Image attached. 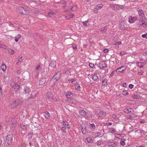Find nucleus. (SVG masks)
I'll return each instance as SVG.
<instances>
[{
    "mask_svg": "<svg viewBox=\"0 0 147 147\" xmlns=\"http://www.w3.org/2000/svg\"><path fill=\"white\" fill-rule=\"evenodd\" d=\"M17 12L23 15H28L29 13V11L27 8L22 7H19Z\"/></svg>",
    "mask_w": 147,
    "mask_h": 147,
    "instance_id": "obj_1",
    "label": "nucleus"
},
{
    "mask_svg": "<svg viewBox=\"0 0 147 147\" xmlns=\"http://www.w3.org/2000/svg\"><path fill=\"white\" fill-rule=\"evenodd\" d=\"M13 137V135L12 132H9L8 133L6 138V142L9 145L12 144Z\"/></svg>",
    "mask_w": 147,
    "mask_h": 147,
    "instance_id": "obj_2",
    "label": "nucleus"
},
{
    "mask_svg": "<svg viewBox=\"0 0 147 147\" xmlns=\"http://www.w3.org/2000/svg\"><path fill=\"white\" fill-rule=\"evenodd\" d=\"M61 72L60 71H58L53 76V78L51 80V82H53V83L55 84V82L59 80L61 77Z\"/></svg>",
    "mask_w": 147,
    "mask_h": 147,
    "instance_id": "obj_3",
    "label": "nucleus"
},
{
    "mask_svg": "<svg viewBox=\"0 0 147 147\" xmlns=\"http://www.w3.org/2000/svg\"><path fill=\"white\" fill-rule=\"evenodd\" d=\"M110 7L111 8L115 9H122L124 8V7L123 5L115 4H110Z\"/></svg>",
    "mask_w": 147,
    "mask_h": 147,
    "instance_id": "obj_4",
    "label": "nucleus"
},
{
    "mask_svg": "<svg viewBox=\"0 0 147 147\" xmlns=\"http://www.w3.org/2000/svg\"><path fill=\"white\" fill-rule=\"evenodd\" d=\"M126 68L127 67L126 66H122L117 69L115 70V72L118 74L119 73V72L123 73Z\"/></svg>",
    "mask_w": 147,
    "mask_h": 147,
    "instance_id": "obj_5",
    "label": "nucleus"
},
{
    "mask_svg": "<svg viewBox=\"0 0 147 147\" xmlns=\"http://www.w3.org/2000/svg\"><path fill=\"white\" fill-rule=\"evenodd\" d=\"M37 94V92L36 91H33L32 92V93H30L29 94L27 95V98H35L36 96V94Z\"/></svg>",
    "mask_w": 147,
    "mask_h": 147,
    "instance_id": "obj_6",
    "label": "nucleus"
},
{
    "mask_svg": "<svg viewBox=\"0 0 147 147\" xmlns=\"http://www.w3.org/2000/svg\"><path fill=\"white\" fill-rule=\"evenodd\" d=\"M119 28L121 30H123L125 29L126 25L124 21L121 20L119 23Z\"/></svg>",
    "mask_w": 147,
    "mask_h": 147,
    "instance_id": "obj_7",
    "label": "nucleus"
},
{
    "mask_svg": "<svg viewBox=\"0 0 147 147\" xmlns=\"http://www.w3.org/2000/svg\"><path fill=\"white\" fill-rule=\"evenodd\" d=\"M138 13L140 16V18L142 19V20H145V19H146L144 16V15L143 13V12L142 9H139L138 10Z\"/></svg>",
    "mask_w": 147,
    "mask_h": 147,
    "instance_id": "obj_8",
    "label": "nucleus"
},
{
    "mask_svg": "<svg viewBox=\"0 0 147 147\" xmlns=\"http://www.w3.org/2000/svg\"><path fill=\"white\" fill-rule=\"evenodd\" d=\"M23 103V102L22 100H17L14 101L12 105L16 107L18 105L22 104Z\"/></svg>",
    "mask_w": 147,
    "mask_h": 147,
    "instance_id": "obj_9",
    "label": "nucleus"
},
{
    "mask_svg": "<svg viewBox=\"0 0 147 147\" xmlns=\"http://www.w3.org/2000/svg\"><path fill=\"white\" fill-rule=\"evenodd\" d=\"M99 66L101 68H106L107 67V64L104 61H102L100 62L99 64Z\"/></svg>",
    "mask_w": 147,
    "mask_h": 147,
    "instance_id": "obj_10",
    "label": "nucleus"
},
{
    "mask_svg": "<svg viewBox=\"0 0 147 147\" xmlns=\"http://www.w3.org/2000/svg\"><path fill=\"white\" fill-rule=\"evenodd\" d=\"M137 17H130L129 18V22L130 23H133L137 20Z\"/></svg>",
    "mask_w": 147,
    "mask_h": 147,
    "instance_id": "obj_11",
    "label": "nucleus"
},
{
    "mask_svg": "<svg viewBox=\"0 0 147 147\" xmlns=\"http://www.w3.org/2000/svg\"><path fill=\"white\" fill-rule=\"evenodd\" d=\"M24 91L25 92V95L27 96V95H28V94H29L31 92L30 91L29 88H28L26 87H24Z\"/></svg>",
    "mask_w": 147,
    "mask_h": 147,
    "instance_id": "obj_12",
    "label": "nucleus"
},
{
    "mask_svg": "<svg viewBox=\"0 0 147 147\" xmlns=\"http://www.w3.org/2000/svg\"><path fill=\"white\" fill-rule=\"evenodd\" d=\"M67 98H70L73 96V94L71 92H67L65 94Z\"/></svg>",
    "mask_w": 147,
    "mask_h": 147,
    "instance_id": "obj_13",
    "label": "nucleus"
},
{
    "mask_svg": "<svg viewBox=\"0 0 147 147\" xmlns=\"http://www.w3.org/2000/svg\"><path fill=\"white\" fill-rule=\"evenodd\" d=\"M130 110H132V109L131 108H125L123 110V112L124 113L126 114H128L132 113V112L131 111H130Z\"/></svg>",
    "mask_w": 147,
    "mask_h": 147,
    "instance_id": "obj_14",
    "label": "nucleus"
},
{
    "mask_svg": "<svg viewBox=\"0 0 147 147\" xmlns=\"http://www.w3.org/2000/svg\"><path fill=\"white\" fill-rule=\"evenodd\" d=\"M86 127L84 125H82V132L83 134H85L86 133Z\"/></svg>",
    "mask_w": 147,
    "mask_h": 147,
    "instance_id": "obj_15",
    "label": "nucleus"
},
{
    "mask_svg": "<svg viewBox=\"0 0 147 147\" xmlns=\"http://www.w3.org/2000/svg\"><path fill=\"white\" fill-rule=\"evenodd\" d=\"M46 82V79L45 78H42L40 79L39 81V85H42L44 84Z\"/></svg>",
    "mask_w": 147,
    "mask_h": 147,
    "instance_id": "obj_16",
    "label": "nucleus"
},
{
    "mask_svg": "<svg viewBox=\"0 0 147 147\" xmlns=\"http://www.w3.org/2000/svg\"><path fill=\"white\" fill-rule=\"evenodd\" d=\"M90 78H91L94 80H96L98 78V77L96 75L94 74V75H91Z\"/></svg>",
    "mask_w": 147,
    "mask_h": 147,
    "instance_id": "obj_17",
    "label": "nucleus"
},
{
    "mask_svg": "<svg viewBox=\"0 0 147 147\" xmlns=\"http://www.w3.org/2000/svg\"><path fill=\"white\" fill-rule=\"evenodd\" d=\"M47 98L51 100L52 99V97L53 96L52 95V93L51 92H48L47 93Z\"/></svg>",
    "mask_w": 147,
    "mask_h": 147,
    "instance_id": "obj_18",
    "label": "nucleus"
},
{
    "mask_svg": "<svg viewBox=\"0 0 147 147\" xmlns=\"http://www.w3.org/2000/svg\"><path fill=\"white\" fill-rule=\"evenodd\" d=\"M44 116L45 117V118L49 119L50 115L49 113L47 111L44 113L43 114Z\"/></svg>",
    "mask_w": 147,
    "mask_h": 147,
    "instance_id": "obj_19",
    "label": "nucleus"
},
{
    "mask_svg": "<svg viewBox=\"0 0 147 147\" xmlns=\"http://www.w3.org/2000/svg\"><path fill=\"white\" fill-rule=\"evenodd\" d=\"M56 63L55 61H52L50 64V66L53 68H55L56 66Z\"/></svg>",
    "mask_w": 147,
    "mask_h": 147,
    "instance_id": "obj_20",
    "label": "nucleus"
},
{
    "mask_svg": "<svg viewBox=\"0 0 147 147\" xmlns=\"http://www.w3.org/2000/svg\"><path fill=\"white\" fill-rule=\"evenodd\" d=\"M137 64V66L140 68H142L144 67L143 63L142 62H137L136 63Z\"/></svg>",
    "mask_w": 147,
    "mask_h": 147,
    "instance_id": "obj_21",
    "label": "nucleus"
},
{
    "mask_svg": "<svg viewBox=\"0 0 147 147\" xmlns=\"http://www.w3.org/2000/svg\"><path fill=\"white\" fill-rule=\"evenodd\" d=\"M98 116L100 117H102L105 116V113L102 111H100L98 113Z\"/></svg>",
    "mask_w": 147,
    "mask_h": 147,
    "instance_id": "obj_22",
    "label": "nucleus"
},
{
    "mask_svg": "<svg viewBox=\"0 0 147 147\" xmlns=\"http://www.w3.org/2000/svg\"><path fill=\"white\" fill-rule=\"evenodd\" d=\"M62 123L64 127H65L68 128H69V127H67L69 125L68 123L66 121H62Z\"/></svg>",
    "mask_w": 147,
    "mask_h": 147,
    "instance_id": "obj_23",
    "label": "nucleus"
},
{
    "mask_svg": "<svg viewBox=\"0 0 147 147\" xmlns=\"http://www.w3.org/2000/svg\"><path fill=\"white\" fill-rule=\"evenodd\" d=\"M68 81L69 82L72 83L73 84H75L76 83H77V81L75 79H69L68 80Z\"/></svg>",
    "mask_w": 147,
    "mask_h": 147,
    "instance_id": "obj_24",
    "label": "nucleus"
},
{
    "mask_svg": "<svg viewBox=\"0 0 147 147\" xmlns=\"http://www.w3.org/2000/svg\"><path fill=\"white\" fill-rule=\"evenodd\" d=\"M20 128L24 130H26L27 128V126L26 125L22 124L20 125Z\"/></svg>",
    "mask_w": 147,
    "mask_h": 147,
    "instance_id": "obj_25",
    "label": "nucleus"
},
{
    "mask_svg": "<svg viewBox=\"0 0 147 147\" xmlns=\"http://www.w3.org/2000/svg\"><path fill=\"white\" fill-rule=\"evenodd\" d=\"M1 68L2 70L3 71H5L6 69V65L4 63H3L1 66Z\"/></svg>",
    "mask_w": 147,
    "mask_h": 147,
    "instance_id": "obj_26",
    "label": "nucleus"
},
{
    "mask_svg": "<svg viewBox=\"0 0 147 147\" xmlns=\"http://www.w3.org/2000/svg\"><path fill=\"white\" fill-rule=\"evenodd\" d=\"M55 12L53 11H51L48 13L49 17H51L53 15L55 14Z\"/></svg>",
    "mask_w": 147,
    "mask_h": 147,
    "instance_id": "obj_27",
    "label": "nucleus"
},
{
    "mask_svg": "<svg viewBox=\"0 0 147 147\" xmlns=\"http://www.w3.org/2000/svg\"><path fill=\"white\" fill-rule=\"evenodd\" d=\"M116 131V130L113 128H111L109 129V132L111 133H114Z\"/></svg>",
    "mask_w": 147,
    "mask_h": 147,
    "instance_id": "obj_28",
    "label": "nucleus"
},
{
    "mask_svg": "<svg viewBox=\"0 0 147 147\" xmlns=\"http://www.w3.org/2000/svg\"><path fill=\"white\" fill-rule=\"evenodd\" d=\"M74 85L75 89L76 90H78L80 89V86L78 84L76 83Z\"/></svg>",
    "mask_w": 147,
    "mask_h": 147,
    "instance_id": "obj_29",
    "label": "nucleus"
},
{
    "mask_svg": "<svg viewBox=\"0 0 147 147\" xmlns=\"http://www.w3.org/2000/svg\"><path fill=\"white\" fill-rule=\"evenodd\" d=\"M107 26H105L102 28L100 29V31L102 32H104L107 30Z\"/></svg>",
    "mask_w": 147,
    "mask_h": 147,
    "instance_id": "obj_30",
    "label": "nucleus"
},
{
    "mask_svg": "<svg viewBox=\"0 0 147 147\" xmlns=\"http://www.w3.org/2000/svg\"><path fill=\"white\" fill-rule=\"evenodd\" d=\"M22 57H20L19 58H18L17 59H18V61L16 63V64L18 65L19 63H20L22 61Z\"/></svg>",
    "mask_w": 147,
    "mask_h": 147,
    "instance_id": "obj_31",
    "label": "nucleus"
},
{
    "mask_svg": "<svg viewBox=\"0 0 147 147\" xmlns=\"http://www.w3.org/2000/svg\"><path fill=\"white\" fill-rule=\"evenodd\" d=\"M86 112L84 110H82L80 112V114L81 115H82L85 116Z\"/></svg>",
    "mask_w": 147,
    "mask_h": 147,
    "instance_id": "obj_32",
    "label": "nucleus"
},
{
    "mask_svg": "<svg viewBox=\"0 0 147 147\" xmlns=\"http://www.w3.org/2000/svg\"><path fill=\"white\" fill-rule=\"evenodd\" d=\"M89 127L90 128V129L92 130H93L95 128V125L94 124V123L90 124Z\"/></svg>",
    "mask_w": 147,
    "mask_h": 147,
    "instance_id": "obj_33",
    "label": "nucleus"
},
{
    "mask_svg": "<svg viewBox=\"0 0 147 147\" xmlns=\"http://www.w3.org/2000/svg\"><path fill=\"white\" fill-rule=\"evenodd\" d=\"M140 25H142L144 27H146L147 26V23L146 22H144V23L142 22H140L139 23Z\"/></svg>",
    "mask_w": 147,
    "mask_h": 147,
    "instance_id": "obj_34",
    "label": "nucleus"
},
{
    "mask_svg": "<svg viewBox=\"0 0 147 147\" xmlns=\"http://www.w3.org/2000/svg\"><path fill=\"white\" fill-rule=\"evenodd\" d=\"M128 116V118L130 119H133L136 117V116H135L134 115H129Z\"/></svg>",
    "mask_w": 147,
    "mask_h": 147,
    "instance_id": "obj_35",
    "label": "nucleus"
},
{
    "mask_svg": "<svg viewBox=\"0 0 147 147\" xmlns=\"http://www.w3.org/2000/svg\"><path fill=\"white\" fill-rule=\"evenodd\" d=\"M116 143L113 142H109L108 143V144L109 146H114L116 144Z\"/></svg>",
    "mask_w": 147,
    "mask_h": 147,
    "instance_id": "obj_36",
    "label": "nucleus"
},
{
    "mask_svg": "<svg viewBox=\"0 0 147 147\" xmlns=\"http://www.w3.org/2000/svg\"><path fill=\"white\" fill-rule=\"evenodd\" d=\"M107 80L106 79H104L102 81V84L103 85H107Z\"/></svg>",
    "mask_w": 147,
    "mask_h": 147,
    "instance_id": "obj_37",
    "label": "nucleus"
},
{
    "mask_svg": "<svg viewBox=\"0 0 147 147\" xmlns=\"http://www.w3.org/2000/svg\"><path fill=\"white\" fill-rule=\"evenodd\" d=\"M87 141L88 143H92L93 142L91 138L90 137L87 138Z\"/></svg>",
    "mask_w": 147,
    "mask_h": 147,
    "instance_id": "obj_38",
    "label": "nucleus"
},
{
    "mask_svg": "<svg viewBox=\"0 0 147 147\" xmlns=\"http://www.w3.org/2000/svg\"><path fill=\"white\" fill-rule=\"evenodd\" d=\"M138 131H139L140 132V133L142 134H144L145 132V131L144 130H142V129H138L137 130L135 131V132H138Z\"/></svg>",
    "mask_w": 147,
    "mask_h": 147,
    "instance_id": "obj_39",
    "label": "nucleus"
},
{
    "mask_svg": "<svg viewBox=\"0 0 147 147\" xmlns=\"http://www.w3.org/2000/svg\"><path fill=\"white\" fill-rule=\"evenodd\" d=\"M125 139H122L120 141V144L122 146H124L125 145Z\"/></svg>",
    "mask_w": 147,
    "mask_h": 147,
    "instance_id": "obj_40",
    "label": "nucleus"
},
{
    "mask_svg": "<svg viewBox=\"0 0 147 147\" xmlns=\"http://www.w3.org/2000/svg\"><path fill=\"white\" fill-rule=\"evenodd\" d=\"M20 86L18 85V84H15L14 85H13L12 86V87L14 89H18L19 88Z\"/></svg>",
    "mask_w": 147,
    "mask_h": 147,
    "instance_id": "obj_41",
    "label": "nucleus"
},
{
    "mask_svg": "<svg viewBox=\"0 0 147 147\" xmlns=\"http://www.w3.org/2000/svg\"><path fill=\"white\" fill-rule=\"evenodd\" d=\"M122 94L124 95H126L128 94V93L126 90L123 91L122 92Z\"/></svg>",
    "mask_w": 147,
    "mask_h": 147,
    "instance_id": "obj_42",
    "label": "nucleus"
},
{
    "mask_svg": "<svg viewBox=\"0 0 147 147\" xmlns=\"http://www.w3.org/2000/svg\"><path fill=\"white\" fill-rule=\"evenodd\" d=\"M66 127H65L62 126L61 128V131L63 132H66Z\"/></svg>",
    "mask_w": 147,
    "mask_h": 147,
    "instance_id": "obj_43",
    "label": "nucleus"
},
{
    "mask_svg": "<svg viewBox=\"0 0 147 147\" xmlns=\"http://www.w3.org/2000/svg\"><path fill=\"white\" fill-rule=\"evenodd\" d=\"M9 52L11 55H13L14 53V50H12L11 49H9L8 50Z\"/></svg>",
    "mask_w": 147,
    "mask_h": 147,
    "instance_id": "obj_44",
    "label": "nucleus"
},
{
    "mask_svg": "<svg viewBox=\"0 0 147 147\" xmlns=\"http://www.w3.org/2000/svg\"><path fill=\"white\" fill-rule=\"evenodd\" d=\"M116 137L119 139H121L122 136L120 134H117L116 135Z\"/></svg>",
    "mask_w": 147,
    "mask_h": 147,
    "instance_id": "obj_45",
    "label": "nucleus"
},
{
    "mask_svg": "<svg viewBox=\"0 0 147 147\" xmlns=\"http://www.w3.org/2000/svg\"><path fill=\"white\" fill-rule=\"evenodd\" d=\"M88 22H89L88 20L85 22H83L82 24H83V25H84L85 26H86L87 25V24Z\"/></svg>",
    "mask_w": 147,
    "mask_h": 147,
    "instance_id": "obj_46",
    "label": "nucleus"
},
{
    "mask_svg": "<svg viewBox=\"0 0 147 147\" xmlns=\"http://www.w3.org/2000/svg\"><path fill=\"white\" fill-rule=\"evenodd\" d=\"M133 97L136 99H138L140 97V96L138 95H133Z\"/></svg>",
    "mask_w": 147,
    "mask_h": 147,
    "instance_id": "obj_47",
    "label": "nucleus"
},
{
    "mask_svg": "<svg viewBox=\"0 0 147 147\" xmlns=\"http://www.w3.org/2000/svg\"><path fill=\"white\" fill-rule=\"evenodd\" d=\"M101 134L100 132H97L95 134V137H98L100 136Z\"/></svg>",
    "mask_w": 147,
    "mask_h": 147,
    "instance_id": "obj_48",
    "label": "nucleus"
},
{
    "mask_svg": "<svg viewBox=\"0 0 147 147\" xmlns=\"http://www.w3.org/2000/svg\"><path fill=\"white\" fill-rule=\"evenodd\" d=\"M40 65H37L35 69L36 70H39L40 69Z\"/></svg>",
    "mask_w": 147,
    "mask_h": 147,
    "instance_id": "obj_49",
    "label": "nucleus"
},
{
    "mask_svg": "<svg viewBox=\"0 0 147 147\" xmlns=\"http://www.w3.org/2000/svg\"><path fill=\"white\" fill-rule=\"evenodd\" d=\"M102 4H99L97 5V7L96 8L97 9H98V8L99 9L100 8H101L102 7Z\"/></svg>",
    "mask_w": 147,
    "mask_h": 147,
    "instance_id": "obj_50",
    "label": "nucleus"
},
{
    "mask_svg": "<svg viewBox=\"0 0 147 147\" xmlns=\"http://www.w3.org/2000/svg\"><path fill=\"white\" fill-rule=\"evenodd\" d=\"M120 54L121 56H123L126 54V52L124 51H121L120 53Z\"/></svg>",
    "mask_w": 147,
    "mask_h": 147,
    "instance_id": "obj_51",
    "label": "nucleus"
},
{
    "mask_svg": "<svg viewBox=\"0 0 147 147\" xmlns=\"http://www.w3.org/2000/svg\"><path fill=\"white\" fill-rule=\"evenodd\" d=\"M51 100H53L55 101H57V99L55 97H54V96H53L52 97V99H51Z\"/></svg>",
    "mask_w": 147,
    "mask_h": 147,
    "instance_id": "obj_52",
    "label": "nucleus"
},
{
    "mask_svg": "<svg viewBox=\"0 0 147 147\" xmlns=\"http://www.w3.org/2000/svg\"><path fill=\"white\" fill-rule=\"evenodd\" d=\"M142 37L143 38H146L147 39V34H142Z\"/></svg>",
    "mask_w": 147,
    "mask_h": 147,
    "instance_id": "obj_53",
    "label": "nucleus"
},
{
    "mask_svg": "<svg viewBox=\"0 0 147 147\" xmlns=\"http://www.w3.org/2000/svg\"><path fill=\"white\" fill-rule=\"evenodd\" d=\"M76 9V6H74L73 7H71V9L72 11H74Z\"/></svg>",
    "mask_w": 147,
    "mask_h": 147,
    "instance_id": "obj_54",
    "label": "nucleus"
},
{
    "mask_svg": "<svg viewBox=\"0 0 147 147\" xmlns=\"http://www.w3.org/2000/svg\"><path fill=\"white\" fill-rule=\"evenodd\" d=\"M89 66L91 68H93L94 66V64L92 63H89Z\"/></svg>",
    "mask_w": 147,
    "mask_h": 147,
    "instance_id": "obj_55",
    "label": "nucleus"
},
{
    "mask_svg": "<svg viewBox=\"0 0 147 147\" xmlns=\"http://www.w3.org/2000/svg\"><path fill=\"white\" fill-rule=\"evenodd\" d=\"M109 51V50L107 49H105L103 50V51L105 53H106Z\"/></svg>",
    "mask_w": 147,
    "mask_h": 147,
    "instance_id": "obj_56",
    "label": "nucleus"
},
{
    "mask_svg": "<svg viewBox=\"0 0 147 147\" xmlns=\"http://www.w3.org/2000/svg\"><path fill=\"white\" fill-rule=\"evenodd\" d=\"M121 44V42L120 41L117 42L115 43L114 44L115 45H119Z\"/></svg>",
    "mask_w": 147,
    "mask_h": 147,
    "instance_id": "obj_57",
    "label": "nucleus"
},
{
    "mask_svg": "<svg viewBox=\"0 0 147 147\" xmlns=\"http://www.w3.org/2000/svg\"><path fill=\"white\" fill-rule=\"evenodd\" d=\"M115 72V70H114L112 72L111 74H110V76L111 77H112L113 76Z\"/></svg>",
    "mask_w": 147,
    "mask_h": 147,
    "instance_id": "obj_58",
    "label": "nucleus"
},
{
    "mask_svg": "<svg viewBox=\"0 0 147 147\" xmlns=\"http://www.w3.org/2000/svg\"><path fill=\"white\" fill-rule=\"evenodd\" d=\"M69 16V18H72L74 16V15L72 13H70Z\"/></svg>",
    "mask_w": 147,
    "mask_h": 147,
    "instance_id": "obj_59",
    "label": "nucleus"
},
{
    "mask_svg": "<svg viewBox=\"0 0 147 147\" xmlns=\"http://www.w3.org/2000/svg\"><path fill=\"white\" fill-rule=\"evenodd\" d=\"M72 47L74 49L76 50L77 49L76 45L75 44H74L72 45Z\"/></svg>",
    "mask_w": 147,
    "mask_h": 147,
    "instance_id": "obj_60",
    "label": "nucleus"
},
{
    "mask_svg": "<svg viewBox=\"0 0 147 147\" xmlns=\"http://www.w3.org/2000/svg\"><path fill=\"white\" fill-rule=\"evenodd\" d=\"M90 116L91 118H92L93 117L94 118V114H92V113H90Z\"/></svg>",
    "mask_w": 147,
    "mask_h": 147,
    "instance_id": "obj_61",
    "label": "nucleus"
},
{
    "mask_svg": "<svg viewBox=\"0 0 147 147\" xmlns=\"http://www.w3.org/2000/svg\"><path fill=\"white\" fill-rule=\"evenodd\" d=\"M134 85L132 84H130L129 85V87L130 89H132L133 88Z\"/></svg>",
    "mask_w": 147,
    "mask_h": 147,
    "instance_id": "obj_62",
    "label": "nucleus"
},
{
    "mask_svg": "<svg viewBox=\"0 0 147 147\" xmlns=\"http://www.w3.org/2000/svg\"><path fill=\"white\" fill-rule=\"evenodd\" d=\"M1 48L5 49H6L7 48V47L5 45H2Z\"/></svg>",
    "mask_w": 147,
    "mask_h": 147,
    "instance_id": "obj_63",
    "label": "nucleus"
},
{
    "mask_svg": "<svg viewBox=\"0 0 147 147\" xmlns=\"http://www.w3.org/2000/svg\"><path fill=\"white\" fill-rule=\"evenodd\" d=\"M126 83H124L122 84V86L123 87H125L126 86Z\"/></svg>",
    "mask_w": 147,
    "mask_h": 147,
    "instance_id": "obj_64",
    "label": "nucleus"
}]
</instances>
